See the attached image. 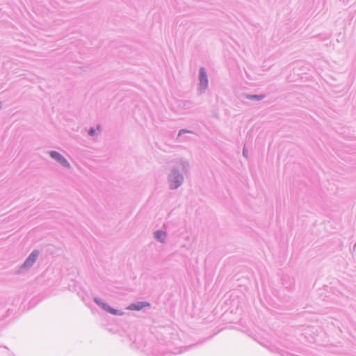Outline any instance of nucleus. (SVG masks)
I'll list each match as a JSON object with an SVG mask.
<instances>
[{"mask_svg": "<svg viewBox=\"0 0 356 356\" xmlns=\"http://www.w3.org/2000/svg\"><path fill=\"white\" fill-rule=\"evenodd\" d=\"M89 134L91 135V136H94L95 134V130L93 129H91L90 131H89Z\"/></svg>", "mask_w": 356, "mask_h": 356, "instance_id": "11", "label": "nucleus"}, {"mask_svg": "<svg viewBox=\"0 0 356 356\" xmlns=\"http://www.w3.org/2000/svg\"><path fill=\"white\" fill-rule=\"evenodd\" d=\"M186 133H192L191 131H189V130H187V129H181L179 130V133H178V135H177V140L179 139V138L184 134H186Z\"/></svg>", "mask_w": 356, "mask_h": 356, "instance_id": "9", "label": "nucleus"}, {"mask_svg": "<svg viewBox=\"0 0 356 356\" xmlns=\"http://www.w3.org/2000/svg\"><path fill=\"white\" fill-rule=\"evenodd\" d=\"M242 154H243V156L245 158H248V149H246L245 147H244L243 148V152H242Z\"/></svg>", "mask_w": 356, "mask_h": 356, "instance_id": "10", "label": "nucleus"}, {"mask_svg": "<svg viewBox=\"0 0 356 356\" xmlns=\"http://www.w3.org/2000/svg\"><path fill=\"white\" fill-rule=\"evenodd\" d=\"M265 95H246L245 98L252 101H261L265 98Z\"/></svg>", "mask_w": 356, "mask_h": 356, "instance_id": "7", "label": "nucleus"}, {"mask_svg": "<svg viewBox=\"0 0 356 356\" xmlns=\"http://www.w3.org/2000/svg\"><path fill=\"white\" fill-rule=\"evenodd\" d=\"M168 176V186L170 190H175L180 187L184 180V175L187 174L190 170L189 161L181 158L177 162Z\"/></svg>", "mask_w": 356, "mask_h": 356, "instance_id": "1", "label": "nucleus"}, {"mask_svg": "<svg viewBox=\"0 0 356 356\" xmlns=\"http://www.w3.org/2000/svg\"><path fill=\"white\" fill-rule=\"evenodd\" d=\"M51 156L58 161L61 165L70 168V163L67 162V161L58 152H51Z\"/></svg>", "mask_w": 356, "mask_h": 356, "instance_id": "4", "label": "nucleus"}, {"mask_svg": "<svg viewBox=\"0 0 356 356\" xmlns=\"http://www.w3.org/2000/svg\"><path fill=\"white\" fill-rule=\"evenodd\" d=\"M38 256V252L34 251L33 252L31 255L29 257V258L26 260V261L24 264V266H31L35 261L36 260L37 257Z\"/></svg>", "mask_w": 356, "mask_h": 356, "instance_id": "6", "label": "nucleus"}, {"mask_svg": "<svg viewBox=\"0 0 356 356\" xmlns=\"http://www.w3.org/2000/svg\"><path fill=\"white\" fill-rule=\"evenodd\" d=\"M149 306V303L146 302H139L137 303L131 304L127 309L129 310H136L139 311L142 309L143 307Z\"/></svg>", "mask_w": 356, "mask_h": 356, "instance_id": "5", "label": "nucleus"}, {"mask_svg": "<svg viewBox=\"0 0 356 356\" xmlns=\"http://www.w3.org/2000/svg\"><path fill=\"white\" fill-rule=\"evenodd\" d=\"M103 308L112 314H114V315H121L122 314V313L119 312L118 310L111 308V307H109L108 305H107L106 304L103 305Z\"/></svg>", "mask_w": 356, "mask_h": 356, "instance_id": "8", "label": "nucleus"}, {"mask_svg": "<svg viewBox=\"0 0 356 356\" xmlns=\"http://www.w3.org/2000/svg\"><path fill=\"white\" fill-rule=\"evenodd\" d=\"M199 86L198 90L200 94L204 93L208 88L209 81L207 71L204 67L199 70Z\"/></svg>", "mask_w": 356, "mask_h": 356, "instance_id": "3", "label": "nucleus"}, {"mask_svg": "<svg viewBox=\"0 0 356 356\" xmlns=\"http://www.w3.org/2000/svg\"><path fill=\"white\" fill-rule=\"evenodd\" d=\"M193 107V103L190 100L178 99L172 104L176 112L186 113Z\"/></svg>", "mask_w": 356, "mask_h": 356, "instance_id": "2", "label": "nucleus"}]
</instances>
